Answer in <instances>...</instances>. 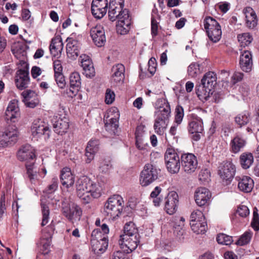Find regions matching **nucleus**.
<instances>
[{"instance_id": "f257e3e1", "label": "nucleus", "mask_w": 259, "mask_h": 259, "mask_svg": "<svg viewBox=\"0 0 259 259\" xmlns=\"http://www.w3.org/2000/svg\"><path fill=\"white\" fill-rule=\"evenodd\" d=\"M76 189L77 196L84 203H88L93 198H97L101 195V187L87 176H82L78 179Z\"/></svg>"}, {"instance_id": "f03ea898", "label": "nucleus", "mask_w": 259, "mask_h": 259, "mask_svg": "<svg viewBox=\"0 0 259 259\" xmlns=\"http://www.w3.org/2000/svg\"><path fill=\"white\" fill-rule=\"evenodd\" d=\"M17 157L19 160L26 162L25 166L28 177L32 183L34 182L37 178V170L34 166L35 159L34 148L29 144L22 146L18 151Z\"/></svg>"}, {"instance_id": "7ed1b4c3", "label": "nucleus", "mask_w": 259, "mask_h": 259, "mask_svg": "<svg viewBox=\"0 0 259 259\" xmlns=\"http://www.w3.org/2000/svg\"><path fill=\"white\" fill-rule=\"evenodd\" d=\"M217 79L216 74L212 71H209L203 75L201 84L196 87V94L200 100H207L212 94Z\"/></svg>"}, {"instance_id": "20e7f679", "label": "nucleus", "mask_w": 259, "mask_h": 259, "mask_svg": "<svg viewBox=\"0 0 259 259\" xmlns=\"http://www.w3.org/2000/svg\"><path fill=\"white\" fill-rule=\"evenodd\" d=\"M123 203V199L119 195H115L109 198L104 204V214L109 219H116L121 213Z\"/></svg>"}, {"instance_id": "39448f33", "label": "nucleus", "mask_w": 259, "mask_h": 259, "mask_svg": "<svg viewBox=\"0 0 259 259\" xmlns=\"http://www.w3.org/2000/svg\"><path fill=\"white\" fill-rule=\"evenodd\" d=\"M203 24L209 40L213 42L219 41L222 33L219 23L213 18L208 16L204 19Z\"/></svg>"}, {"instance_id": "423d86ee", "label": "nucleus", "mask_w": 259, "mask_h": 259, "mask_svg": "<svg viewBox=\"0 0 259 259\" xmlns=\"http://www.w3.org/2000/svg\"><path fill=\"white\" fill-rule=\"evenodd\" d=\"M164 161L167 171L172 174L179 172L181 164L180 157L172 148H168L164 154Z\"/></svg>"}, {"instance_id": "0eeeda50", "label": "nucleus", "mask_w": 259, "mask_h": 259, "mask_svg": "<svg viewBox=\"0 0 259 259\" xmlns=\"http://www.w3.org/2000/svg\"><path fill=\"white\" fill-rule=\"evenodd\" d=\"M124 7L123 0H110L109 6L108 16L109 19L112 21L122 19V16L124 17V12H126L127 15H129L128 11L123 8Z\"/></svg>"}, {"instance_id": "6e6552de", "label": "nucleus", "mask_w": 259, "mask_h": 259, "mask_svg": "<svg viewBox=\"0 0 259 259\" xmlns=\"http://www.w3.org/2000/svg\"><path fill=\"white\" fill-rule=\"evenodd\" d=\"M31 132L32 138L36 140L41 137L47 140L50 137V130L48 124L39 119L33 121Z\"/></svg>"}, {"instance_id": "1a4fd4ad", "label": "nucleus", "mask_w": 259, "mask_h": 259, "mask_svg": "<svg viewBox=\"0 0 259 259\" xmlns=\"http://www.w3.org/2000/svg\"><path fill=\"white\" fill-rule=\"evenodd\" d=\"M62 211L63 214L72 222L79 220L82 214V210L78 205L75 203L70 204L66 199L62 201Z\"/></svg>"}, {"instance_id": "9d476101", "label": "nucleus", "mask_w": 259, "mask_h": 259, "mask_svg": "<svg viewBox=\"0 0 259 259\" xmlns=\"http://www.w3.org/2000/svg\"><path fill=\"white\" fill-rule=\"evenodd\" d=\"M18 131L14 126H9L4 131H0V147H5L17 142Z\"/></svg>"}, {"instance_id": "9b49d317", "label": "nucleus", "mask_w": 259, "mask_h": 259, "mask_svg": "<svg viewBox=\"0 0 259 259\" xmlns=\"http://www.w3.org/2000/svg\"><path fill=\"white\" fill-rule=\"evenodd\" d=\"M158 178L157 169L151 164H147L141 171L140 183L142 186H147Z\"/></svg>"}, {"instance_id": "f8f14e48", "label": "nucleus", "mask_w": 259, "mask_h": 259, "mask_svg": "<svg viewBox=\"0 0 259 259\" xmlns=\"http://www.w3.org/2000/svg\"><path fill=\"white\" fill-rule=\"evenodd\" d=\"M139 242V236L131 237L127 235H121L119 240V244L123 251L128 253L137 247Z\"/></svg>"}, {"instance_id": "ddd939ff", "label": "nucleus", "mask_w": 259, "mask_h": 259, "mask_svg": "<svg viewBox=\"0 0 259 259\" xmlns=\"http://www.w3.org/2000/svg\"><path fill=\"white\" fill-rule=\"evenodd\" d=\"M203 131V122L201 118L194 116L188 125V131L192 135V139L196 141H198L200 139V134Z\"/></svg>"}, {"instance_id": "4468645a", "label": "nucleus", "mask_w": 259, "mask_h": 259, "mask_svg": "<svg viewBox=\"0 0 259 259\" xmlns=\"http://www.w3.org/2000/svg\"><path fill=\"white\" fill-rule=\"evenodd\" d=\"M182 165L184 170L191 174L195 171L197 166V160L195 156L192 153L184 154L181 156Z\"/></svg>"}, {"instance_id": "2eb2a0df", "label": "nucleus", "mask_w": 259, "mask_h": 259, "mask_svg": "<svg viewBox=\"0 0 259 259\" xmlns=\"http://www.w3.org/2000/svg\"><path fill=\"white\" fill-rule=\"evenodd\" d=\"M90 35L94 43L98 47L104 45L106 42L105 31L101 25H97L91 28Z\"/></svg>"}, {"instance_id": "dca6fc26", "label": "nucleus", "mask_w": 259, "mask_h": 259, "mask_svg": "<svg viewBox=\"0 0 259 259\" xmlns=\"http://www.w3.org/2000/svg\"><path fill=\"white\" fill-rule=\"evenodd\" d=\"M6 118L15 122L20 117V111L18 106V101L16 99L11 100L8 104L5 112Z\"/></svg>"}, {"instance_id": "f3484780", "label": "nucleus", "mask_w": 259, "mask_h": 259, "mask_svg": "<svg viewBox=\"0 0 259 259\" xmlns=\"http://www.w3.org/2000/svg\"><path fill=\"white\" fill-rule=\"evenodd\" d=\"M178 195L175 191L168 192L165 198L164 209L167 214H173L177 210L178 204Z\"/></svg>"}, {"instance_id": "a211bd4d", "label": "nucleus", "mask_w": 259, "mask_h": 259, "mask_svg": "<svg viewBox=\"0 0 259 259\" xmlns=\"http://www.w3.org/2000/svg\"><path fill=\"white\" fill-rule=\"evenodd\" d=\"M235 172V165L230 162L222 163L219 167V175L223 180L226 181H230L233 179Z\"/></svg>"}, {"instance_id": "6ab92c4d", "label": "nucleus", "mask_w": 259, "mask_h": 259, "mask_svg": "<svg viewBox=\"0 0 259 259\" xmlns=\"http://www.w3.org/2000/svg\"><path fill=\"white\" fill-rule=\"evenodd\" d=\"M211 193L206 188L200 187L196 189L194 198L196 203L199 206L206 205L211 198Z\"/></svg>"}, {"instance_id": "aec40b11", "label": "nucleus", "mask_w": 259, "mask_h": 259, "mask_svg": "<svg viewBox=\"0 0 259 259\" xmlns=\"http://www.w3.org/2000/svg\"><path fill=\"white\" fill-rule=\"evenodd\" d=\"M55 132L58 134H63L67 132L69 128V119L64 116H56L52 120Z\"/></svg>"}, {"instance_id": "412c9836", "label": "nucleus", "mask_w": 259, "mask_h": 259, "mask_svg": "<svg viewBox=\"0 0 259 259\" xmlns=\"http://www.w3.org/2000/svg\"><path fill=\"white\" fill-rule=\"evenodd\" d=\"M30 82L28 69H19L15 77V84L18 89L22 90L28 87Z\"/></svg>"}, {"instance_id": "4be33fe9", "label": "nucleus", "mask_w": 259, "mask_h": 259, "mask_svg": "<svg viewBox=\"0 0 259 259\" xmlns=\"http://www.w3.org/2000/svg\"><path fill=\"white\" fill-rule=\"evenodd\" d=\"M185 218L181 216H176L170 220V224L173 227L174 233L180 239L183 238V236L184 234L183 228L185 225Z\"/></svg>"}, {"instance_id": "5701e85b", "label": "nucleus", "mask_w": 259, "mask_h": 259, "mask_svg": "<svg viewBox=\"0 0 259 259\" xmlns=\"http://www.w3.org/2000/svg\"><path fill=\"white\" fill-rule=\"evenodd\" d=\"M236 180L238 181V189L243 193L250 192L253 187V180L249 176H242L237 177Z\"/></svg>"}, {"instance_id": "b1692460", "label": "nucleus", "mask_w": 259, "mask_h": 259, "mask_svg": "<svg viewBox=\"0 0 259 259\" xmlns=\"http://www.w3.org/2000/svg\"><path fill=\"white\" fill-rule=\"evenodd\" d=\"M239 64L241 69L244 72H249L251 71L253 62L252 55L249 51H243L241 53Z\"/></svg>"}, {"instance_id": "393cba45", "label": "nucleus", "mask_w": 259, "mask_h": 259, "mask_svg": "<svg viewBox=\"0 0 259 259\" xmlns=\"http://www.w3.org/2000/svg\"><path fill=\"white\" fill-rule=\"evenodd\" d=\"M81 66L83 70V74L87 77H92L95 75V69L89 56L82 54L79 57Z\"/></svg>"}, {"instance_id": "a878e982", "label": "nucleus", "mask_w": 259, "mask_h": 259, "mask_svg": "<svg viewBox=\"0 0 259 259\" xmlns=\"http://www.w3.org/2000/svg\"><path fill=\"white\" fill-rule=\"evenodd\" d=\"M60 180L62 185L66 188L73 186L75 177L70 168L66 167L62 169L61 171Z\"/></svg>"}, {"instance_id": "bb28decb", "label": "nucleus", "mask_w": 259, "mask_h": 259, "mask_svg": "<svg viewBox=\"0 0 259 259\" xmlns=\"http://www.w3.org/2000/svg\"><path fill=\"white\" fill-rule=\"evenodd\" d=\"M124 17L119 19L116 25V30L117 33L124 35L126 34L130 30L131 25V19L130 15H127L126 12H124Z\"/></svg>"}, {"instance_id": "cd10ccee", "label": "nucleus", "mask_w": 259, "mask_h": 259, "mask_svg": "<svg viewBox=\"0 0 259 259\" xmlns=\"http://www.w3.org/2000/svg\"><path fill=\"white\" fill-rule=\"evenodd\" d=\"M154 107L155 109V119L154 124V128L155 132L160 135L162 121V111L160 110V108L162 107V100L160 99H158L156 101V102L154 103Z\"/></svg>"}, {"instance_id": "c85d7f7f", "label": "nucleus", "mask_w": 259, "mask_h": 259, "mask_svg": "<svg viewBox=\"0 0 259 259\" xmlns=\"http://www.w3.org/2000/svg\"><path fill=\"white\" fill-rule=\"evenodd\" d=\"M99 142L97 140H90L86 147V162L90 163L94 158L95 154L99 150Z\"/></svg>"}, {"instance_id": "c756f323", "label": "nucleus", "mask_w": 259, "mask_h": 259, "mask_svg": "<svg viewBox=\"0 0 259 259\" xmlns=\"http://www.w3.org/2000/svg\"><path fill=\"white\" fill-rule=\"evenodd\" d=\"M111 81L115 83L122 82L124 78V66L121 64H118L112 67Z\"/></svg>"}, {"instance_id": "7c9ffc66", "label": "nucleus", "mask_w": 259, "mask_h": 259, "mask_svg": "<svg viewBox=\"0 0 259 259\" xmlns=\"http://www.w3.org/2000/svg\"><path fill=\"white\" fill-rule=\"evenodd\" d=\"M245 16L246 24L247 27L253 28L257 25V19L256 14L251 7H246L243 9Z\"/></svg>"}, {"instance_id": "2f4dec72", "label": "nucleus", "mask_w": 259, "mask_h": 259, "mask_svg": "<svg viewBox=\"0 0 259 259\" xmlns=\"http://www.w3.org/2000/svg\"><path fill=\"white\" fill-rule=\"evenodd\" d=\"M70 89L69 92L72 93V95L76 94L79 90L81 86V79L79 74L78 72H74L70 75Z\"/></svg>"}, {"instance_id": "473e14b6", "label": "nucleus", "mask_w": 259, "mask_h": 259, "mask_svg": "<svg viewBox=\"0 0 259 259\" xmlns=\"http://www.w3.org/2000/svg\"><path fill=\"white\" fill-rule=\"evenodd\" d=\"M63 49V44L60 36H56L52 39L50 46L51 54L54 57L60 55Z\"/></svg>"}, {"instance_id": "72a5a7b5", "label": "nucleus", "mask_w": 259, "mask_h": 259, "mask_svg": "<svg viewBox=\"0 0 259 259\" xmlns=\"http://www.w3.org/2000/svg\"><path fill=\"white\" fill-rule=\"evenodd\" d=\"M51 242V235L50 233L44 234L40 238L37 245L43 254H46L49 252Z\"/></svg>"}, {"instance_id": "f704fd0d", "label": "nucleus", "mask_w": 259, "mask_h": 259, "mask_svg": "<svg viewBox=\"0 0 259 259\" xmlns=\"http://www.w3.org/2000/svg\"><path fill=\"white\" fill-rule=\"evenodd\" d=\"M246 144L245 140L239 136H236L230 143L231 149L234 153H238Z\"/></svg>"}, {"instance_id": "c9c22d12", "label": "nucleus", "mask_w": 259, "mask_h": 259, "mask_svg": "<svg viewBox=\"0 0 259 259\" xmlns=\"http://www.w3.org/2000/svg\"><path fill=\"white\" fill-rule=\"evenodd\" d=\"M66 52L68 57L74 59L79 54V47L76 40L69 42L66 46Z\"/></svg>"}, {"instance_id": "e433bc0d", "label": "nucleus", "mask_w": 259, "mask_h": 259, "mask_svg": "<svg viewBox=\"0 0 259 259\" xmlns=\"http://www.w3.org/2000/svg\"><path fill=\"white\" fill-rule=\"evenodd\" d=\"M253 161L254 158L251 153L244 152L240 156V163L243 169L249 168L253 164Z\"/></svg>"}, {"instance_id": "4c0bfd02", "label": "nucleus", "mask_w": 259, "mask_h": 259, "mask_svg": "<svg viewBox=\"0 0 259 259\" xmlns=\"http://www.w3.org/2000/svg\"><path fill=\"white\" fill-rule=\"evenodd\" d=\"M190 225L193 231L196 234H204L206 231L207 224L205 220L190 223Z\"/></svg>"}, {"instance_id": "58836bf2", "label": "nucleus", "mask_w": 259, "mask_h": 259, "mask_svg": "<svg viewBox=\"0 0 259 259\" xmlns=\"http://www.w3.org/2000/svg\"><path fill=\"white\" fill-rule=\"evenodd\" d=\"M160 16L157 14L156 9H153L152 12L151 17V33L153 36L157 34L158 24L160 21Z\"/></svg>"}, {"instance_id": "ea45409f", "label": "nucleus", "mask_w": 259, "mask_h": 259, "mask_svg": "<svg viewBox=\"0 0 259 259\" xmlns=\"http://www.w3.org/2000/svg\"><path fill=\"white\" fill-rule=\"evenodd\" d=\"M109 115H108L107 117V119L106 120L105 123V127L106 130L111 131L114 133L115 131L117 130L118 126V118L119 114L117 113L116 116L112 117L108 120L107 118L109 117Z\"/></svg>"}, {"instance_id": "a19ab883", "label": "nucleus", "mask_w": 259, "mask_h": 259, "mask_svg": "<svg viewBox=\"0 0 259 259\" xmlns=\"http://www.w3.org/2000/svg\"><path fill=\"white\" fill-rule=\"evenodd\" d=\"M41 201V209L42 213V222L41 225L42 226H44L47 225L49 221L50 209L48 205L45 204L42 199Z\"/></svg>"}, {"instance_id": "79ce46f5", "label": "nucleus", "mask_w": 259, "mask_h": 259, "mask_svg": "<svg viewBox=\"0 0 259 259\" xmlns=\"http://www.w3.org/2000/svg\"><path fill=\"white\" fill-rule=\"evenodd\" d=\"M123 235H127V236H139L138 232V229L132 222H130L125 224L124 227V234Z\"/></svg>"}, {"instance_id": "37998d69", "label": "nucleus", "mask_w": 259, "mask_h": 259, "mask_svg": "<svg viewBox=\"0 0 259 259\" xmlns=\"http://www.w3.org/2000/svg\"><path fill=\"white\" fill-rule=\"evenodd\" d=\"M237 38L241 47L248 46L253 40L252 36L248 32L238 34Z\"/></svg>"}, {"instance_id": "c03bdc74", "label": "nucleus", "mask_w": 259, "mask_h": 259, "mask_svg": "<svg viewBox=\"0 0 259 259\" xmlns=\"http://www.w3.org/2000/svg\"><path fill=\"white\" fill-rule=\"evenodd\" d=\"M250 119V115L249 113L245 111L236 117L235 121L241 127L246 124L249 121Z\"/></svg>"}, {"instance_id": "a18cd8bd", "label": "nucleus", "mask_w": 259, "mask_h": 259, "mask_svg": "<svg viewBox=\"0 0 259 259\" xmlns=\"http://www.w3.org/2000/svg\"><path fill=\"white\" fill-rule=\"evenodd\" d=\"M252 233L250 231L245 232L238 239L236 244L238 245L243 246L248 244L252 238Z\"/></svg>"}, {"instance_id": "49530a36", "label": "nucleus", "mask_w": 259, "mask_h": 259, "mask_svg": "<svg viewBox=\"0 0 259 259\" xmlns=\"http://www.w3.org/2000/svg\"><path fill=\"white\" fill-rule=\"evenodd\" d=\"M171 117V110L169 104L166 100L163 102V121L166 125Z\"/></svg>"}, {"instance_id": "de8ad7c7", "label": "nucleus", "mask_w": 259, "mask_h": 259, "mask_svg": "<svg viewBox=\"0 0 259 259\" xmlns=\"http://www.w3.org/2000/svg\"><path fill=\"white\" fill-rule=\"evenodd\" d=\"M92 247L94 252L97 254H102L104 252L108 245V242H104L103 247L102 248V245L100 241L94 240L92 241Z\"/></svg>"}, {"instance_id": "09e8293b", "label": "nucleus", "mask_w": 259, "mask_h": 259, "mask_svg": "<svg viewBox=\"0 0 259 259\" xmlns=\"http://www.w3.org/2000/svg\"><path fill=\"white\" fill-rule=\"evenodd\" d=\"M188 75L191 77H196L201 73L199 64L197 63H191L188 68Z\"/></svg>"}, {"instance_id": "8fccbe9b", "label": "nucleus", "mask_w": 259, "mask_h": 259, "mask_svg": "<svg viewBox=\"0 0 259 259\" xmlns=\"http://www.w3.org/2000/svg\"><path fill=\"white\" fill-rule=\"evenodd\" d=\"M218 243L222 245H230L233 242L232 237L223 233L219 234L217 237Z\"/></svg>"}, {"instance_id": "3c124183", "label": "nucleus", "mask_w": 259, "mask_h": 259, "mask_svg": "<svg viewBox=\"0 0 259 259\" xmlns=\"http://www.w3.org/2000/svg\"><path fill=\"white\" fill-rule=\"evenodd\" d=\"M184 115L183 108L180 105L177 106L175 112V122L177 124H180L182 122Z\"/></svg>"}, {"instance_id": "603ef678", "label": "nucleus", "mask_w": 259, "mask_h": 259, "mask_svg": "<svg viewBox=\"0 0 259 259\" xmlns=\"http://www.w3.org/2000/svg\"><path fill=\"white\" fill-rule=\"evenodd\" d=\"M205 220V217L202 211L198 209L194 210L190 216V223L203 221Z\"/></svg>"}, {"instance_id": "864d4df0", "label": "nucleus", "mask_w": 259, "mask_h": 259, "mask_svg": "<svg viewBox=\"0 0 259 259\" xmlns=\"http://www.w3.org/2000/svg\"><path fill=\"white\" fill-rule=\"evenodd\" d=\"M21 95L23 98V101H29L30 100L33 99H38L37 94L34 92L30 90H27L23 91Z\"/></svg>"}, {"instance_id": "5fc2aeb1", "label": "nucleus", "mask_w": 259, "mask_h": 259, "mask_svg": "<svg viewBox=\"0 0 259 259\" xmlns=\"http://www.w3.org/2000/svg\"><path fill=\"white\" fill-rule=\"evenodd\" d=\"M111 167L112 164L109 160H102L100 162L99 170L102 173H107Z\"/></svg>"}, {"instance_id": "6e6d98bb", "label": "nucleus", "mask_w": 259, "mask_h": 259, "mask_svg": "<svg viewBox=\"0 0 259 259\" xmlns=\"http://www.w3.org/2000/svg\"><path fill=\"white\" fill-rule=\"evenodd\" d=\"M251 226L255 231L259 230V215L256 208L253 210V218L251 223Z\"/></svg>"}, {"instance_id": "4d7b16f0", "label": "nucleus", "mask_w": 259, "mask_h": 259, "mask_svg": "<svg viewBox=\"0 0 259 259\" xmlns=\"http://www.w3.org/2000/svg\"><path fill=\"white\" fill-rule=\"evenodd\" d=\"M93 15L97 19L102 18L106 13L107 10H103L97 7L91 8Z\"/></svg>"}, {"instance_id": "13d9d810", "label": "nucleus", "mask_w": 259, "mask_h": 259, "mask_svg": "<svg viewBox=\"0 0 259 259\" xmlns=\"http://www.w3.org/2000/svg\"><path fill=\"white\" fill-rule=\"evenodd\" d=\"M54 76L56 83L57 84L58 86L61 89L64 88L66 83L64 77L62 73H55Z\"/></svg>"}, {"instance_id": "bf43d9fd", "label": "nucleus", "mask_w": 259, "mask_h": 259, "mask_svg": "<svg viewBox=\"0 0 259 259\" xmlns=\"http://www.w3.org/2000/svg\"><path fill=\"white\" fill-rule=\"evenodd\" d=\"M115 95L113 91L110 89H107L105 93V101L106 104H110L115 100Z\"/></svg>"}, {"instance_id": "052dcab7", "label": "nucleus", "mask_w": 259, "mask_h": 259, "mask_svg": "<svg viewBox=\"0 0 259 259\" xmlns=\"http://www.w3.org/2000/svg\"><path fill=\"white\" fill-rule=\"evenodd\" d=\"M210 175L209 170L207 169H202L198 176L199 180L202 183L207 182L209 180Z\"/></svg>"}, {"instance_id": "680f3d73", "label": "nucleus", "mask_w": 259, "mask_h": 259, "mask_svg": "<svg viewBox=\"0 0 259 259\" xmlns=\"http://www.w3.org/2000/svg\"><path fill=\"white\" fill-rule=\"evenodd\" d=\"M108 4L107 0H93L92 3V7H97L103 10H106Z\"/></svg>"}, {"instance_id": "e2e57ef3", "label": "nucleus", "mask_w": 259, "mask_h": 259, "mask_svg": "<svg viewBox=\"0 0 259 259\" xmlns=\"http://www.w3.org/2000/svg\"><path fill=\"white\" fill-rule=\"evenodd\" d=\"M6 210V197L4 193L0 196V220L3 218Z\"/></svg>"}, {"instance_id": "0e129e2a", "label": "nucleus", "mask_w": 259, "mask_h": 259, "mask_svg": "<svg viewBox=\"0 0 259 259\" xmlns=\"http://www.w3.org/2000/svg\"><path fill=\"white\" fill-rule=\"evenodd\" d=\"M237 213L242 217H246L249 215V210L246 206L242 205L238 207Z\"/></svg>"}, {"instance_id": "69168bd1", "label": "nucleus", "mask_w": 259, "mask_h": 259, "mask_svg": "<svg viewBox=\"0 0 259 259\" xmlns=\"http://www.w3.org/2000/svg\"><path fill=\"white\" fill-rule=\"evenodd\" d=\"M148 70L151 75H153L156 71V60L154 58H151L148 62Z\"/></svg>"}, {"instance_id": "338daca9", "label": "nucleus", "mask_w": 259, "mask_h": 259, "mask_svg": "<svg viewBox=\"0 0 259 259\" xmlns=\"http://www.w3.org/2000/svg\"><path fill=\"white\" fill-rule=\"evenodd\" d=\"M54 70L55 73H62L63 67L60 60H56L53 63Z\"/></svg>"}, {"instance_id": "774afa93", "label": "nucleus", "mask_w": 259, "mask_h": 259, "mask_svg": "<svg viewBox=\"0 0 259 259\" xmlns=\"http://www.w3.org/2000/svg\"><path fill=\"white\" fill-rule=\"evenodd\" d=\"M244 74L241 72H235L232 76V79L233 83L240 81L243 78Z\"/></svg>"}]
</instances>
